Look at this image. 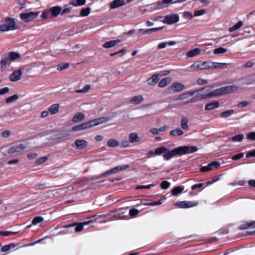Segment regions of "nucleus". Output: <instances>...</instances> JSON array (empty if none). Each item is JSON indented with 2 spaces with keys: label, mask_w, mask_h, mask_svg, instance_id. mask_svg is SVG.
Here are the masks:
<instances>
[{
  "label": "nucleus",
  "mask_w": 255,
  "mask_h": 255,
  "mask_svg": "<svg viewBox=\"0 0 255 255\" xmlns=\"http://www.w3.org/2000/svg\"><path fill=\"white\" fill-rule=\"evenodd\" d=\"M170 183L167 181H163L161 183V187L163 189H166L170 186Z\"/></svg>",
  "instance_id": "obj_50"
},
{
  "label": "nucleus",
  "mask_w": 255,
  "mask_h": 255,
  "mask_svg": "<svg viewBox=\"0 0 255 255\" xmlns=\"http://www.w3.org/2000/svg\"><path fill=\"white\" fill-rule=\"evenodd\" d=\"M18 97H18V96L17 94L13 95L12 96L7 97L5 99V102L6 103H12V102H14L16 100H17L18 99Z\"/></svg>",
  "instance_id": "obj_38"
},
{
  "label": "nucleus",
  "mask_w": 255,
  "mask_h": 255,
  "mask_svg": "<svg viewBox=\"0 0 255 255\" xmlns=\"http://www.w3.org/2000/svg\"><path fill=\"white\" fill-rule=\"evenodd\" d=\"M90 11L91 8L90 7L82 8L81 10L79 16L81 17L87 16L90 14Z\"/></svg>",
  "instance_id": "obj_33"
},
{
  "label": "nucleus",
  "mask_w": 255,
  "mask_h": 255,
  "mask_svg": "<svg viewBox=\"0 0 255 255\" xmlns=\"http://www.w3.org/2000/svg\"><path fill=\"white\" fill-rule=\"evenodd\" d=\"M220 165V163L217 161H213L207 166L201 167L200 171L201 172H208L211 171L214 169L218 168Z\"/></svg>",
  "instance_id": "obj_12"
},
{
  "label": "nucleus",
  "mask_w": 255,
  "mask_h": 255,
  "mask_svg": "<svg viewBox=\"0 0 255 255\" xmlns=\"http://www.w3.org/2000/svg\"><path fill=\"white\" fill-rule=\"evenodd\" d=\"M128 139L130 143H140L142 140L141 137L135 132L129 133Z\"/></svg>",
  "instance_id": "obj_13"
},
{
  "label": "nucleus",
  "mask_w": 255,
  "mask_h": 255,
  "mask_svg": "<svg viewBox=\"0 0 255 255\" xmlns=\"http://www.w3.org/2000/svg\"><path fill=\"white\" fill-rule=\"evenodd\" d=\"M197 83L198 85H206L208 83V81L203 79L199 78L197 80Z\"/></svg>",
  "instance_id": "obj_57"
},
{
  "label": "nucleus",
  "mask_w": 255,
  "mask_h": 255,
  "mask_svg": "<svg viewBox=\"0 0 255 255\" xmlns=\"http://www.w3.org/2000/svg\"><path fill=\"white\" fill-rule=\"evenodd\" d=\"M108 117H101L95 119L82 124L74 126L71 128V131L73 132L86 130L94 127L102 125L108 122Z\"/></svg>",
  "instance_id": "obj_2"
},
{
  "label": "nucleus",
  "mask_w": 255,
  "mask_h": 255,
  "mask_svg": "<svg viewBox=\"0 0 255 255\" xmlns=\"http://www.w3.org/2000/svg\"><path fill=\"white\" fill-rule=\"evenodd\" d=\"M49 112L48 111H43L41 114V117L42 118H46L48 116Z\"/></svg>",
  "instance_id": "obj_64"
},
{
  "label": "nucleus",
  "mask_w": 255,
  "mask_h": 255,
  "mask_svg": "<svg viewBox=\"0 0 255 255\" xmlns=\"http://www.w3.org/2000/svg\"><path fill=\"white\" fill-rule=\"evenodd\" d=\"M238 89L239 87L235 85L221 87L214 90H212L211 87L206 86L201 89L193 91L194 97L187 102L186 104L194 103L204 99L222 96L235 92Z\"/></svg>",
  "instance_id": "obj_1"
},
{
  "label": "nucleus",
  "mask_w": 255,
  "mask_h": 255,
  "mask_svg": "<svg viewBox=\"0 0 255 255\" xmlns=\"http://www.w3.org/2000/svg\"><path fill=\"white\" fill-rule=\"evenodd\" d=\"M47 135L48 136L47 138L49 140V142H54L61 139V137L59 136L58 132L55 130L48 131Z\"/></svg>",
  "instance_id": "obj_14"
},
{
  "label": "nucleus",
  "mask_w": 255,
  "mask_h": 255,
  "mask_svg": "<svg viewBox=\"0 0 255 255\" xmlns=\"http://www.w3.org/2000/svg\"><path fill=\"white\" fill-rule=\"evenodd\" d=\"M234 113V111L233 110H229L221 113L220 116L223 118H227L230 117Z\"/></svg>",
  "instance_id": "obj_35"
},
{
  "label": "nucleus",
  "mask_w": 255,
  "mask_h": 255,
  "mask_svg": "<svg viewBox=\"0 0 255 255\" xmlns=\"http://www.w3.org/2000/svg\"><path fill=\"white\" fill-rule=\"evenodd\" d=\"M219 106V102L216 101L207 104L205 107V109L206 111H210L217 108Z\"/></svg>",
  "instance_id": "obj_21"
},
{
  "label": "nucleus",
  "mask_w": 255,
  "mask_h": 255,
  "mask_svg": "<svg viewBox=\"0 0 255 255\" xmlns=\"http://www.w3.org/2000/svg\"><path fill=\"white\" fill-rule=\"evenodd\" d=\"M10 30V28L8 26L7 24L5 22L3 24L0 25V31L2 32L7 31Z\"/></svg>",
  "instance_id": "obj_45"
},
{
  "label": "nucleus",
  "mask_w": 255,
  "mask_h": 255,
  "mask_svg": "<svg viewBox=\"0 0 255 255\" xmlns=\"http://www.w3.org/2000/svg\"><path fill=\"white\" fill-rule=\"evenodd\" d=\"M125 4L123 0H114L110 4V8L114 9L122 6Z\"/></svg>",
  "instance_id": "obj_23"
},
{
  "label": "nucleus",
  "mask_w": 255,
  "mask_h": 255,
  "mask_svg": "<svg viewBox=\"0 0 255 255\" xmlns=\"http://www.w3.org/2000/svg\"><path fill=\"white\" fill-rule=\"evenodd\" d=\"M184 134V132L180 128H175L170 131V134L174 136H181Z\"/></svg>",
  "instance_id": "obj_32"
},
{
  "label": "nucleus",
  "mask_w": 255,
  "mask_h": 255,
  "mask_svg": "<svg viewBox=\"0 0 255 255\" xmlns=\"http://www.w3.org/2000/svg\"><path fill=\"white\" fill-rule=\"evenodd\" d=\"M149 132L150 133H151L153 135H158L159 134L158 129L156 128H151L149 130Z\"/></svg>",
  "instance_id": "obj_53"
},
{
  "label": "nucleus",
  "mask_w": 255,
  "mask_h": 255,
  "mask_svg": "<svg viewBox=\"0 0 255 255\" xmlns=\"http://www.w3.org/2000/svg\"><path fill=\"white\" fill-rule=\"evenodd\" d=\"M128 167V165H125L122 166H119L116 167V168L117 169L118 172L125 170Z\"/></svg>",
  "instance_id": "obj_61"
},
{
  "label": "nucleus",
  "mask_w": 255,
  "mask_h": 255,
  "mask_svg": "<svg viewBox=\"0 0 255 255\" xmlns=\"http://www.w3.org/2000/svg\"><path fill=\"white\" fill-rule=\"evenodd\" d=\"M183 16L189 19H192L193 18V15L191 12L187 11L184 13Z\"/></svg>",
  "instance_id": "obj_62"
},
{
  "label": "nucleus",
  "mask_w": 255,
  "mask_h": 255,
  "mask_svg": "<svg viewBox=\"0 0 255 255\" xmlns=\"http://www.w3.org/2000/svg\"><path fill=\"white\" fill-rule=\"evenodd\" d=\"M44 221L43 218L40 216H37L35 217L32 221V225H36L39 223H40Z\"/></svg>",
  "instance_id": "obj_40"
},
{
  "label": "nucleus",
  "mask_w": 255,
  "mask_h": 255,
  "mask_svg": "<svg viewBox=\"0 0 255 255\" xmlns=\"http://www.w3.org/2000/svg\"><path fill=\"white\" fill-rule=\"evenodd\" d=\"M3 21L5 22L8 26L10 28V30H15L18 28V26L16 25L15 19L13 18L5 17Z\"/></svg>",
  "instance_id": "obj_17"
},
{
  "label": "nucleus",
  "mask_w": 255,
  "mask_h": 255,
  "mask_svg": "<svg viewBox=\"0 0 255 255\" xmlns=\"http://www.w3.org/2000/svg\"><path fill=\"white\" fill-rule=\"evenodd\" d=\"M9 91V89L8 87H4L0 89V95H4L7 93Z\"/></svg>",
  "instance_id": "obj_58"
},
{
  "label": "nucleus",
  "mask_w": 255,
  "mask_h": 255,
  "mask_svg": "<svg viewBox=\"0 0 255 255\" xmlns=\"http://www.w3.org/2000/svg\"><path fill=\"white\" fill-rule=\"evenodd\" d=\"M22 75L21 69L14 71L9 76V80L11 82H16L21 79Z\"/></svg>",
  "instance_id": "obj_18"
},
{
  "label": "nucleus",
  "mask_w": 255,
  "mask_h": 255,
  "mask_svg": "<svg viewBox=\"0 0 255 255\" xmlns=\"http://www.w3.org/2000/svg\"><path fill=\"white\" fill-rule=\"evenodd\" d=\"M120 42V40H119L109 41L106 42L103 45V46L106 48H111V47H113L117 45Z\"/></svg>",
  "instance_id": "obj_26"
},
{
  "label": "nucleus",
  "mask_w": 255,
  "mask_h": 255,
  "mask_svg": "<svg viewBox=\"0 0 255 255\" xmlns=\"http://www.w3.org/2000/svg\"><path fill=\"white\" fill-rule=\"evenodd\" d=\"M172 150H169V149L166 147L162 146L156 148L154 150V154L155 155H160L162 154H164L163 158L166 160H169L174 156H170L171 155Z\"/></svg>",
  "instance_id": "obj_6"
},
{
  "label": "nucleus",
  "mask_w": 255,
  "mask_h": 255,
  "mask_svg": "<svg viewBox=\"0 0 255 255\" xmlns=\"http://www.w3.org/2000/svg\"><path fill=\"white\" fill-rule=\"evenodd\" d=\"M139 211L138 210L135 209H130L129 210V215L130 216H134L136 215L138 213Z\"/></svg>",
  "instance_id": "obj_60"
},
{
  "label": "nucleus",
  "mask_w": 255,
  "mask_h": 255,
  "mask_svg": "<svg viewBox=\"0 0 255 255\" xmlns=\"http://www.w3.org/2000/svg\"><path fill=\"white\" fill-rule=\"evenodd\" d=\"M143 100V97L141 95L133 97L130 100V103L134 105H138L142 103Z\"/></svg>",
  "instance_id": "obj_28"
},
{
  "label": "nucleus",
  "mask_w": 255,
  "mask_h": 255,
  "mask_svg": "<svg viewBox=\"0 0 255 255\" xmlns=\"http://www.w3.org/2000/svg\"><path fill=\"white\" fill-rule=\"evenodd\" d=\"M226 51H227V49L224 48H223V47H222L216 48L214 50V52L215 54L224 53Z\"/></svg>",
  "instance_id": "obj_46"
},
{
  "label": "nucleus",
  "mask_w": 255,
  "mask_h": 255,
  "mask_svg": "<svg viewBox=\"0 0 255 255\" xmlns=\"http://www.w3.org/2000/svg\"><path fill=\"white\" fill-rule=\"evenodd\" d=\"M34 68V65H27L26 66L20 68V69H21L22 72L23 71L28 73Z\"/></svg>",
  "instance_id": "obj_39"
},
{
  "label": "nucleus",
  "mask_w": 255,
  "mask_h": 255,
  "mask_svg": "<svg viewBox=\"0 0 255 255\" xmlns=\"http://www.w3.org/2000/svg\"><path fill=\"white\" fill-rule=\"evenodd\" d=\"M59 104H55L50 106L48 110L51 115H54L59 112Z\"/></svg>",
  "instance_id": "obj_27"
},
{
  "label": "nucleus",
  "mask_w": 255,
  "mask_h": 255,
  "mask_svg": "<svg viewBox=\"0 0 255 255\" xmlns=\"http://www.w3.org/2000/svg\"><path fill=\"white\" fill-rule=\"evenodd\" d=\"M244 155L243 153H241L233 156L232 159L234 160H238L242 158L244 156Z\"/></svg>",
  "instance_id": "obj_55"
},
{
  "label": "nucleus",
  "mask_w": 255,
  "mask_h": 255,
  "mask_svg": "<svg viewBox=\"0 0 255 255\" xmlns=\"http://www.w3.org/2000/svg\"><path fill=\"white\" fill-rule=\"evenodd\" d=\"M179 20V16L177 14H172L166 15L162 22L167 24L176 23Z\"/></svg>",
  "instance_id": "obj_11"
},
{
  "label": "nucleus",
  "mask_w": 255,
  "mask_h": 255,
  "mask_svg": "<svg viewBox=\"0 0 255 255\" xmlns=\"http://www.w3.org/2000/svg\"><path fill=\"white\" fill-rule=\"evenodd\" d=\"M254 228H255V221L251 222L249 223H245L241 225V226H240V229L241 230H246ZM248 234H255V230L252 232H249Z\"/></svg>",
  "instance_id": "obj_16"
},
{
  "label": "nucleus",
  "mask_w": 255,
  "mask_h": 255,
  "mask_svg": "<svg viewBox=\"0 0 255 255\" xmlns=\"http://www.w3.org/2000/svg\"><path fill=\"white\" fill-rule=\"evenodd\" d=\"M48 160V158L46 156H43L39 157L35 161V164L37 165H40Z\"/></svg>",
  "instance_id": "obj_44"
},
{
  "label": "nucleus",
  "mask_w": 255,
  "mask_h": 255,
  "mask_svg": "<svg viewBox=\"0 0 255 255\" xmlns=\"http://www.w3.org/2000/svg\"><path fill=\"white\" fill-rule=\"evenodd\" d=\"M37 156L38 154L34 152L29 153L26 155L27 159L30 160L35 159Z\"/></svg>",
  "instance_id": "obj_48"
},
{
  "label": "nucleus",
  "mask_w": 255,
  "mask_h": 255,
  "mask_svg": "<svg viewBox=\"0 0 255 255\" xmlns=\"http://www.w3.org/2000/svg\"><path fill=\"white\" fill-rule=\"evenodd\" d=\"M26 146L24 144L20 143L13 145L10 147L7 150V153L10 154H13L16 153H19L25 150Z\"/></svg>",
  "instance_id": "obj_10"
},
{
  "label": "nucleus",
  "mask_w": 255,
  "mask_h": 255,
  "mask_svg": "<svg viewBox=\"0 0 255 255\" xmlns=\"http://www.w3.org/2000/svg\"><path fill=\"white\" fill-rule=\"evenodd\" d=\"M1 134L3 138H7L10 135L11 132L9 130H6L2 131Z\"/></svg>",
  "instance_id": "obj_54"
},
{
  "label": "nucleus",
  "mask_w": 255,
  "mask_h": 255,
  "mask_svg": "<svg viewBox=\"0 0 255 255\" xmlns=\"http://www.w3.org/2000/svg\"><path fill=\"white\" fill-rule=\"evenodd\" d=\"M117 172H118V170H117V169L115 167V168H114L109 171H106V172L104 173L103 174H101L100 175V177H104V176H107L108 175H109V174H114V173H117Z\"/></svg>",
  "instance_id": "obj_42"
},
{
  "label": "nucleus",
  "mask_w": 255,
  "mask_h": 255,
  "mask_svg": "<svg viewBox=\"0 0 255 255\" xmlns=\"http://www.w3.org/2000/svg\"><path fill=\"white\" fill-rule=\"evenodd\" d=\"M159 74H154L147 81V84L150 86L155 85L159 81Z\"/></svg>",
  "instance_id": "obj_22"
},
{
  "label": "nucleus",
  "mask_w": 255,
  "mask_h": 255,
  "mask_svg": "<svg viewBox=\"0 0 255 255\" xmlns=\"http://www.w3.org/2000/svg\"><path fill=\"white\" fill-rule=\"evenodd\" d=\"M40 13V11L23 12L20 14V18L25 22H28L36 18Z\"/></svg>",
  "instance_id": "obj_7"
},
{
  "label": "nucleus",
  "mask_w": 255,
  "mask_h": 255,
  "mask_svg": "<svg viewBox=\"0 0 255 255\" xmlns=\"http://www.w3.org/2000/svg\"><path fill=\"white\" fill-rule=\"evenodd\" d=\"M198 204V202L196 201H178L174 203V206L181 208H191L193 207H195L197 206Z\"/></svg>",
  "instance_id": "obj_9"
},
{
  "label": "nucleus",
  "mask_w": 255,
  "mask_h": 255,
  "mask_svg": "<svg viewBox=\"0 0 255 255\" xmlns=\"http://www.w3.org/2000/svg\"><path fill=\"white\" fill-rule=\"evenodd\" d=\"M172 78L170 77H166L162 79L158 84L160 88H163L167 86L171 81Z\"/></svg>",
  "instance_id": "obj_29"
},
{
  "label": "nucleus",
  "mask_w": 255,
  "mask_h": 255,
  "mask_svg": "<svg viewBox=\"0 0 255 255\" xmlns=\"http://www.w3.org/2000/svg\"><path fill=\"white\" fill-rule=\"evenodd\" d=\"M69 65H57L56 69L59 71H62L68 68Z\"/></svg>",
  "instance_id": "obj_56"
},
{
  "label": "nucleus",
  "mask_w": 255,
  "mask_h": 255,
  "mask_svg": "<svg viewBox=\"0 0 255 255\" xmlns=\"http://www.w3.org/2000/svg\"><path fill=\"white\" fill-rule=\"evenodd\" d=\"M22 56L18 53L10 51L3 55V58L0 61V64H7L8 62L21 59Z\"/></svg>",
  "instance_id": "obj_5"
},
{
  "label": "nucleus",
  "mask_w": 255,
  "mask_h": 255,
  "mask_svg": "<svg viewBox=\"0 0 255 255\" xmlns=\"http://www.w3.org/2000/svg\"><path fill=\"white\" fill-rule=\"evenodd\" d=\"M107 145L110 147H116L119 145V142L115 138H111L107 141Z\"/></svg>",
  "instance_id": "obj_31"
},
{
  "label": "nucleus",
  "mask_w": 255,
  "mask_h": 255,
  "mask_svg": "<svg viewBox=\"0 0 255 255\" xmlns=\"http://www.w3.org/2000/svg\"><path fill=\"white\" fill-rule=\"evenodd\" d=\"M201 52V49L196 48L191 50L188 51L186 53V56L188 57H193L199 54Z\"/></svg>",
  "instance_id": "obj_24"
},
{
  "label": "nucleus",
  "mask_w": 255,
  "mask_h": 255,
  "mask_svg": "<svg viewBox=\"0 0 255 255\" xmlns=\"http://www.w3.org/2000/svg\"><path fill=\"white\" fill-rule=\"evenodd\" d=\"M243 22L242 21H239L234 26L230 27L229 28V31L230 32H233L236 30H237L239 29L240 27H241L243 25Z\"/></svg>",
  "instance_id": "obj_36"
},
{
  "label": "nucleus",
  "mask_w": 255,
  "mask_h": 255,
  "mask_svg": "<svg viewBox=\"0 0 255 255\" xmlns=\"http://www.w3.org/2000/svg\"><path fill=\"white\" fill-rule=\"evenodd\" d=\"M188 122L189 120L187 118H182L180 121L181 128L184 130H187L189 128Z\"/></svg>",
  "instance_id": "obj_30"
},
{
  "label": "nucleus",
  "mask_w": 255,
  "mask_h": 255,
  "mask_svg": "<svg viewBox=\"0 0 255 255\" xmlns=\"http://www.w3.org/2000/svg\"><path fill=\"white\" fill-rule=\"evenodd\" d=\"M76 5L82 6L85 4L86 0H76Z\"/></svg>",
  "instance_id": "obj_63"
},
{
  "label": "nucleus",
  "mask_w": 255,
  "mask_h": 255,
  "mask_svg": "<svg viewBox=\"0 0 255 255\" xmlns=\"http://www.w3.org/2000/svg\"><path fill=\"white\" fill-rule=\"evenodd\" d=\"M84 119L85 115L82 113L79 112L74 116L72 119V122L73 123H77L82 121Z\"/></svg>",
  "instance_id": "obj_25"
},
{
  "label": "nucleus",
  "mask_w": 255,
  "mask_h": 255,
  "mask_svg": "<svg viewBox=\"0 0 255 255\" xmlns=\"http://www.w3.org/2000/svg\"><path fill=\"white\" fill-rule=\"evenodd\" d=\"M192 96L194 97L193 91L186 92L179 95L176 100L177 101H186L185 104H187L186 102L190 100Z\"/></svg>",
  "instance_id": "obj_15"
},
{
  "label": "nucleus",
  "mask_w": 255,
  "mask_h": 255,
  "mask_svg": "<svg viewBox=\"0 0 255 255\" xmlns=\"http://www.w3.org/2000/svg\"><path fill=\"white\" fill-rule=\"evenodd\" d=\"M183 191V188L180 186H177L173 188L172 190V193L174 196H177L180 194Z\"/></svg>",
  "instance_id": "obj_37"
},
{
  "label": "nucleus",
  "mask_w": 255,
  "mask_h": 255,
  "mask_svg": "<svg viewBox=\"0 0 255 255\" xmlns=\"http://www.w3.org/2000/svg\"><path fill=\"white\" fill-rule=\"evenodd\" d=\"M249 103L247 101H243L238 103L237 107L239 108H244L249 105Z\"/></svg>",
  "instance_id": "obj_59"
},
{
  "label": "nucleus",
  "mask_w": 255,
  "mask_h": 255,
  "mask_svg": "<svg viewBox=\"0 0 255 255\" xmlns=\"http://www.w3.org/2000/svg\"><path fill=\"white\" fill-rule=\"evenodd\" d=\"M223 65H191L190 66V69L195 71H199L209 69H219L222 68Z\"/></svg>",
  "instance_id": "obj_8"
},
{
  "label": "nucleus",
  "mask_w": 255,
  "mask_h": 255,
  "mask_svg": "<svg viewBox=\"0 0 255 255\" xmlns=\"http://www.w3.org/2000/svg\"><path fill=\"white\" fill-rule=\"evenodd\" d=\"M17 232H9V231H0V235L3 236H8L16 234Z\"/></svg>",
  "instance_id": "obj_47"
},
{
  "label": "nucleus",
  "mask_w": 255,
  "mask_h": 255,
  "mask_svg": "<svg viewBox=\"0 0 255 255\" xmlns=\"http://www.w3.org/2000/svg\"><path fill=\"white\" fill-rule=\"evenodd\" d=\"M89 222H85L81 224H79L77 225L75 228V231L77 232H79L83 230V227L84 225H87Z\"/></svg>",
  "instance_id": "obj_43"
},
{
  "label": "nucleus",
  "mask_w": 255,
  "mask_h": 255,
  "mask_svg": "<svg viewBox=\"0 0 255 255\" xmlns=\"http://www.w3.org/2000/svg\"><path fill=\"white\" fill-rule=\"evenodd\" d=\"M76 148L79 149H83L88 146V142L84 139H77L74 142Z\"/></svg>",
  "instance_id": "obj_19"
},
{
  "label": "nucleus",
  "mask_w": 255,
  "mask_h": 255,
  "mask_svg": "<svg viewBox=\"0 0 255 255\" xmlns=\"http://www.w3.org/2000/svg\"><path fill=\"white\" fill-rule=\"evenodd\" d=\"M243 134H238L232 137V140L234 142H240L244 139Z\"/></svg>",
  "instance_id": "obj_41"
},
{
  "label": "nucleus",
  "mask_w": 255,
  "mask_h": 255,
  "mask_svg": "<svg viewBox=\"0 0 255 255\" xmlns=\"http://www.w3.org/2000/svg\"><path fill=\"white\" fill-rule=\"evenodd\" d=\"M205 12L206 11L205 9L197 10L194 12V16H199L204 14L205 13Z\"/></svg>",
  "instance_id": "obj_51"
},
{
  "label": "nucleus",
  "mask_w": 255,
  "mask_h": 255,
  "mask_svg": "<svg viewBox=\"0 0 255 255\" xmlns=\"http://www.w3.org/2000/svg\"><path fill=\"white\" fill-rule=\"evenodd\" d=\"M153 186H154V185H153V184H149V185H147V186H144V185L141 186V185H138V186H137L135 187V189H149V188H150L151 187H153Z\"/></svg>",
  "instance_id": "obj_52"
},
{
  "label": "nucleus",
  "mask_w": 255,
  "mask_h": 255,
  "mask_svg": "<svg viewBox=\"0 0 255 255\" xmlns=\"http://www.w3.org/2000/svg\"><path fill=\"white\" fill-rule=\"evenodd\" d=\"M61 11L62 7L58 5L46 9L42 12L41 15V20L55 18L59 14H61Z\"/></svg>",
  "instance_id": "obj_4"
},
{
  "label": "nucleus",
  "mask_w": 255,
  "mask_h": 255,
  "mask_svg": "<svg viewBox=\"0 0 255 255\" xmlns=\"http://www.w3.org/2000/svg\"><path fill=\"white\" fill-rule=\"evenodd\" d=\"M16 246V245L14 243H11L8 245H5L2 247L0 249L1 252H6L8 251L11 248H14Z\"/></svg>",
  "instance_id": "obj_34"
},
{
  "label": "nucleus",
  "mask_w": 255,
  "mask_h": 255,
  "mask_svg": "<svg viewBox=\"0 0 255 255\" xmlns=\"http://www.w3.org/2000/svg\"><path fill=\"white\" fill-rule=\"evenodd\" d=\"M198 148L195 146H182L172 149L170 157L172 156H182L185 154H191L196 152Z\"/></svg>",
  "instance_id": "obj_3"
},
{
  "label": "nucleus",
  "mask_w": 255,
  "mask_h": 255,
  "mask_svg": "<svg viewBox=\"0 0 255 255\" xmlns=\"http://www.w3.org/2000/svg\"><path fill=\"white\" fill-rule=\"evenodd\" d=\"M246 138L251 140H255V131L251 132L246 135Z\"/></svg>",
  "instance_id": "obj_49"
},
{
  "label": "nucleus",
  "mask_w": 255,
  "mask_h": 255,
  "mask_svg": "<svg viewBox=\"0 0 255 255\" xmlns=\"http://www.w3.org/2000/svg\"><path fill=\"white\" fill-rule=\"evenodd\" d=\"M170 88L175 92H180L185 89V86L179 82H175L171 86Z\"/></svg>",
  "instance_id": "obj_20"
}]
</instances>
